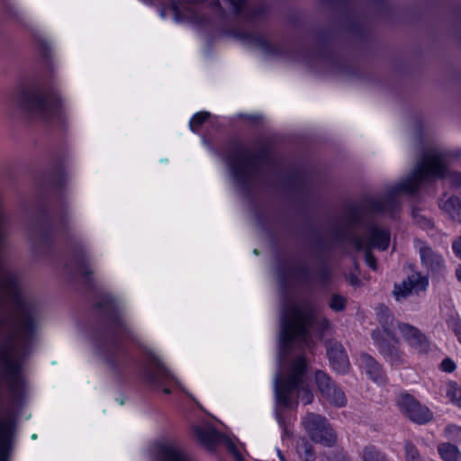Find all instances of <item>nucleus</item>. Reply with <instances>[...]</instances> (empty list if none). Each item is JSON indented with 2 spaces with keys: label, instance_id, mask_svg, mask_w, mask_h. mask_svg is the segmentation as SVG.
Here are the masks:
<instances>
[{
  "label": "nucleus",
  "instance_id": "29",
  "mask_svg": "<svg viewBox=\"0 0 461 461\" xmlns=\"http://www.w3.org/2000/svg\"><path fill=\"white\" fill-rule=\"evenodd\" d=\"M446 393L449 401L461 408V385L456 382L451 381L447 384Z\"/></svg>",
  "mask_w": 461,
  "mask_h": 461
},
{
  "label": "nucleus",
  "instance_id": "38",
  "mask_svg": "<svg viewBox=\"0 0 461 461\" xmlns=\"http://www.w3.org/2000/svg\"><path fill=\"white\" fill-rule=\"evenodd\" d=\"M413 217L416 221V222L422 228H430L433 226L432 222L430 221V220L429 219H426L422 216H420L418 214H416L415 212H413Z\"/></svg>",
  "mask_w": 461,
  "mask_h": 461
},
{
  "label": "nucleus",
  "instance_id": "45",
  "mask_svg": "<svg viewBox=\"0 0 461 461\" xmlns=\"http://www.w3.org/2000/svg\"><path fill=\"white\" fill-rule=\"evenodd\" d=\"M278 457L280 461H286L285 456L282 454L280 450H278Z\"/></svg>",
  "mask_w": 461,
  "mask_h": 461
},
{
  "label": "nucleus",
  "instance_id": "23",
  "mask_svg": "<svg viewBox=\"0 0 461 461\" xmlns=\"http://www.w3.org/2000/svg\"><path fill=\"white\" fill-rule=\"evenodd\" d=\"M437 449L443 461H461V451L455 444L443 442L438 445Z\"/></svg>",
  "mask_w": 461,
  "mask_h": 461
},
{
  "label": "nucleus",
  "instance_id": "30",
  "mask_svg": "<svg viewBox=\"0 0 461 461\" xmlns=\"http://www.w3.org/2000/svg\"><path fill=\"white\" fill-rule=\"evenodd\" d=\"M404 461H424L417 447L410 440L404 444Z\"/></svg>",
  "mask_w": 461,
  "mask_h": 461
},
{
  "label": "nucleus",
  "instance_id": "47",
  "mask_svg": "<svg viewBox=\"0 0 461 461\" xmlns=\"http://www.w3.org/2000/svg\"><path fill=\"white\" fill-rule=\"evenodd\" d=\"M339 461H348L344 456L339 457Z\"/></svg>",
  "mask_w": 461,
  "mask_h": 461
},
{
  "label": "nucleus",
  "instance_id": "28",
  "mask_svg": "<svg viewBox=\"0 0 461 461\" xmlns=\"http://www.w3.org/2000/svg\"><path fill=\"white\" fill-rule=\"evenodd\" d=\"M330 404L341 408L347 405V398L344 392L335 384L330 390L328 396H322Z\"/></svg>",
  "mask_w": 461,
  "mask_h": 461
},
{
  "label": "nucleus",
  "instance_id": "35",
  "mask_svg": "<svg viewBox=\"0 0 461 461\" xmlns=\"http://www.w3.org/2000/svg\"><path fill=\"white\" fill-rule=\"evenodd\" d=\"M456 365L450 357L444 358L440 363V370L443 372L452 373L456 370Z\"/></svg>",
  "mask_w": 461,
  "mask_h": 461
},
{
  "label": "nucleus",
  "instance_id": "39",
  "mask_svg": "<svg viewBox=\"0 0 461 461\" xmlns=\"http://www.w3.org/2000/svg\"><path fill=\"white\" fill-rule=\"evenodd\" d=\"M450 321L454 320L455 322L452 324L454 328V332L457 338L459 343H461V319H449Z\"/></svg>",
  "mask_w": 461,
  "mask_h": 461
},
{
  "label": "nucleus",
  "instance_id": "31",
  "mask_svg": "<svg viewBox=\"0 0 461 461\" xmlns=\"http://www.w3.org/2000/svg\"><path fill=\"white\" fill-rule=\"evenodd\" d=\"M363 461H387L386 456L374 446L364 448Z\"/></svg>",
  "mask_w": 461,
  "mask_h": 461
},
{
  "label": "nucleus",
  "instance_id": "42",
  "mask_svg": "<svg viewBox=\"0 0 461 461\" xmlns=\"http://www.w3.org/2000/svg\"><path fill=\"white\" fill-rule=\"evenodd\" d=\"M230 455L233 456L234 461H245L244 456H242V454L240 453V451L239 449Z\"/></svg>",
  "mask_w": 461,
  "mask_h": 461
},
{
  "label": "nucleus",
  "instance_id": "41",
  "mask_svg": "<svg viewBox=\"0 0 461 461\" xmlns=\"http://www.w3.org/2000/svg\"><path fill=\"white\" fill-rule=\"evenodd\" d=\"M313 395L309 389L304 390L303 403L310 404L312 401Z\"/></svg>",
  "mask_w": 461,
  "mask_h": 461
},
{
  "label": "nucleus",
  "instance_id": "11",
  "mask_svg": "<svg viewBox=\"0 0 461 461\" xmlns=\"http://www.w3.org/2000/svg\"><path fill=\"white\" fill-rule=\"evenodd\" d=\"M302 384L285 375H277L275 381L276 404L283 409L291 410L298 405L294 393L299 391Z\"/></svg>",
  "mask_w": 461,
  "mask_h": 461
},
{
  "label": "nucleus",
  "instance_id": "46",
  "mask_svg": "<svg viewBox=\"0 0 461 461\" xmlns=\"http://www.w3.org/2000/svg\"><path fill=\"white\" fill-rule=\"evenodd\" d=\"M118 402H119L120 405H123L124 402H125V400L124 399H121Z\"/></svg>",
  "mask_w": 461,
  "mask_h": 461
},
{
  "label": "nucleus",
  "instance_id": "44",
  "mask_svg": "<svg viewBox=\"0 0 461 461\" xmlns=\"http://www.w3.org/2000/svg\"><path fill=\"white\" fill-rule=\"evenodd\" d=\"M456 278L461 281V265L456 270Z\"/></svg>",
  "mask_w": 461,
  "mask_h": 461
},
{
  "label": "nucleus",
  "instance_id": "10",
  "mask_svg": "<svg viewBox=\"0 0 461 461\" xmlns=\"http://www.w3.org/2000/svg\"><path fill=\"white\" fill-rule=\"evenodd\" d=\"M397 405L400 411L414 423L427 424L433 419L431 411L410 393H402L397 400Z\"/></svg>",
  "mask_w": 461,
  "mask_h": 461
},
{
  "label": "nucleus",
  "instance_id": "34",
  "mask_svg": "<svg viewBox=\"0 0 461 461\" xmlns=\"http://www.w3.org/2000/svg\"><path fill=\"white\" fill-rule=\"evenodd\" d=\"M221 445H223L226 447L228 452L230 454H232L233 452H235L236 450H238V447H236L235 443L232 441V439L224 432H222L221 436V438H220V441H219V446Z\"/></svg>",
  "mask_w": 461,
  "mask_h": 461
},
{
  "label": "nucleus",
  "instance_id": "48",
  "mask_svg": "<svg viewBox=\"0 0 461 461\" xmlns=\"http://www.w3.org/2000/svg\"><path fill=\"white\" fill-rule=\"evenodd\" d=\"M32 439H36V438H37V435H36V434H32Z\"/></svg>",
  "mask_w": 461,
  "mask_h": 461
},
{
  "label": "nucleus",
  "instance_id": "43",
  "mask_svg": "<svg viewBox=\"0 0 461 461\" xmlns=\"http://www.w3.org/2000/svg\"><path fill=\"white\" fill-rule=\"evenodd\" d=\"M79 273L86 276L91 274V272H89L86 267H81Z\"/></svg>",
  "mask_w": 461,
  "mask_h": 461
},
{
  "label": "nucleus",
  "instance_id": "32",
  "mask_svg": "<svg viewBox=\"0 0 461 461\" xmlns=\"http://www.w3.org/2000/svg\"><path fill=\"white\" fill-rule=\"evenodd\" d=\"M209 117V113L199 112L193 115L189 122V127L193 132H197V127L204 122Z\"/></svg>",
  "mask_w": 461,
  "mask_h": 461
},
{
  "label": "nucleus",
  "instance_id": "25",
  "mask_svg": "<svg viewBox=\"0 0 461 461\" xmlns=\"http://www.w3.org/2000/svg\"><path fill=\"white\" fill-rule=\"evenodd\" d=\"M295 450L302 461L316 460V452L312 444L304 438L297 441Z\"/></svg>",
  "mask_w": 461,
  "mask_h": 461
},
{
  "label": "nucleus",
  "instance_id": "24",
  "mask_svg": "<svg viewBox=\"0 0 461 461\" xmlns=\"http://www.w3.org/2000/svg\"><path fill=\"white\" fill-rule=\"evenodd\" d=\"M284 308L285 311L281 317H310L308 310L303 309V305L293 298L284 302Z\"/></svg>",
  "mask_w": 461,
  "mask_h": 461
},
{
  "label": "nucleus",
  "instance_id": "6",
  "mask_svg": "<svg viewBox=\"0 0 461 461\" xmlns=\"http://www.w3.org/2000/svg\"><path fill=\"white\" fill-rule=\"evenodd\" d=\"M13 102L33 116L47 121L62 120L63 104L56 92H43L36 86L23 88Z\"/></svg>",
  "mask_w": 461,
  "mask_h": 461
},
{
  "label": "nucleus",
  "instance_id": "37",
  "mask_svg": "<svg viewBox=\"0 0 461 461\" xmlns=\"http://www.w3.org/2000/svg\"><path fill=\"white\" fill-rule=\"evenodd\" d=\"M360 250H365V260L367 266L373 270L376 269V260L375 258L371 253V249H360Z\"/></svg>",
  "mask_w": 461,
  "mask_h": 461
},
{
  "label": "nucleus",
  "instance_id": "15",
  "mask_svg": "<svg viewBox=\"0 0 461 461\" xmlns=\"http://www.w3.org/2000/svg\"><path fill=\"white\" fill-rule=\"evenodd\" d=\"M326 350L330 367L338 374H347L350 363L343 345L337 341H328L326 342Z\"/></svg>",
  "mask_w": 461,
  "mask_h": 461
},
{
  "label": "nucleus",
  "instance_id": "18",
  "mask_svg": "<svg viewBox=\"0 0 461 461\" xmlns=\"http://www.w3.org/2000/svg\"><path fill=\"white\" fill-rule=\"evenodd\" d=\"M155 449L158 461H188L185 455L170 443L157 442Z\"/></svg>",
  "mask_w": 461,
  "mask_h": 461
},
{
  "label": "nucleus",
  "instance_id": "9",
  "mask_svg": "<svg viewBox=\"0 0 461 461\" xmlns=\"http://www.w3.org/2000/svg\"><path fill=\"white\" fill-rule=\"evenodd\" d=\"M301 424L311 441L326 447H332L337 442V434L329 420L318 413L307 412Z\"/></svg>",
  "mask_w": 461,
  "mask_h": 461
},
{
  "label": "nucleus",
  "instance_id": "12",
  "mask_svg": "<svg viewBox=\"0 0 461 461\" xmlns=\"http://www.w3.org/2000/svg\"><path fill=\"white\" fill-rule=\"evenodd\" d=\"M421 266L431 276H440L446 271L445 260L441 254L421 240H415Z\"/></svg>",
  "mask_w": 461,
  "mask_h": 461
},
{
  "label": "nucleus",
  "instance_id": "2",
  "mask_svg": "<svg viewBox=\"0 0 461 461\" xmlns=\"http://www.w3.org/2000/svg\"><path fill=\"white\" fill-rule=\"evenodd\" d=\"M396 184L391 186L383 198L366 199L362 207L350 212L344 239L357 250L360 249H377L385 250L389 247L391 233L388 229L373 222L370 213H384L393 212L399 206V194L404 191L395 190Z\"/></svg>",
  "mask_w": 461,
  "mask_h": 461
},
{
  "label": "nucleus",
  "instance_id": "17",
  "mask_svg": "<svg viewBox=\"0 0 461 461\" xmlns=\"http://www.w3.org/2000/svg\"><path fill=\"white\" fill-rule=\"evenodd\" d=\"M359 362L361 367L365 370L366 376L371 381L378 385L386 384L387 376L383 366L371 355L367 353H361L359 356Z\"/></svg>",
  "mask_w": 461,
  "mask_h": 461
},
{
  "label": "nucleus",
  "instance_id": "33",
  "mask_svg": "<svg viewBox=\"0 0 461 461\" xmlns=\"http://www.w3.org/2000/svg\"><path fill=\"white\" fill-rule=\"evenodd\" d=\"M221 445H223L226 447L228 452L230 454H232L233 452H235L236 450H238V447H236L235 443L232 441V439L224 432H222L221 436V438H220V441H219V446Z\"/></svg>",
  "mask_w": 461,
  "mask_h": 461
},
{
  "label": "nucleus",
  "instance_id": "36",
  "mask_svg": "<svg viewBox=\"0 0 461 461\" xmlns=\"http://www.w3.org/2000/svg\"><path fill=\"white\" fill-rule=\"evenodd\" d=\"M345 305V300L341 296L334 295L330 303V306L331 309L335 311H340L344 308Z\"/></svg>",
  "mask_w": 461,
  "mask_h": 461
},
{
  "label": "nucleus",
  "instance_id": "3",
  "mask_svg": "<svg viewBox=\"0 0 461 461\" xmlns=\"http://www.w3.org/2000/svg\"><path fill=\"white\" fill-rule=\"evenodd\" d=\"M37 320L24 319L0 347V376L6 382L12 402L19 405L25 399L27 381L23 362L36 345Z\"/></svg>",
  "mask_w": 461,
  "mask_h": 461
},
{
  "label": "nucleus",
  "instance_id": "1",
  "mask_svg": "<svg viewBox=\"0 0 461 461\" xmlns=\"http://www.w3.org/2000/svg\"><path fill=\"white\" fill-rule=\"evenodd\" d=\"M88 320V339L95 352L111 370L119 373L122 365L132 360L128 346L133 345L143 359L138 362V367L139 376L145 384L161 390L166 395L172 394L174 388L190 395L164 360L151 348L140 341L125 323V319Z\"/></svg>",
  "mask_w": 461,
  "mask_h": 461
},
{
  "label": "nucleus",
  "instance_id": "20",
  "mask_svg": "<svg viewBox=\"0 0 461 461\" xmlns=\"http://www.w3.org/2000/svg\"><path fill=\"white\" fill-rule=\"evenodd\" d=\"M224 5L228 7V12L240 15L244 14L248 21L258 19L262 12L260 10L249 11L248 7V0H223Z\"/></svg>",
  "mask_w": 461,
  "mask_h": 461
},
{
  "label": "nucleus",
  "instance_id": "5",
  "mask_svg": "<svg viewBox=\"0 0 461 461\" xmlns=\"http://www.w3.org/2000/svg\"><path fill=\"white\" fill-rule=\"evenodd\" d=\"M448 173V153L438 148L428 149L424 151L420 161L413 171L403 180L396 184L395 190L413 194L421 186L435 179L448 177L450 185L461 187V173Z\"/></svg>",
  "mask_w": 461,
  "mask_h": 461
},
{
  "label": "nucleus",
  "instance_id": "13",
  "mask_svg": "<svg viewBox=\"0 0 461 461\" xmlns=\"http://www.w3.org/2000/svg\"><path fill=\"white\" fill-rule=\"evenodd\" d=\"M429 286V278L420 272H413L400 285H395L393 294L399 301L411 294H419L425 292Z\"/></svg>",
  "mask_w": 461,
  "mask_h": 461
},
{
  "label": "nucleus",
  "instance_id": "40",
  "mask_svg": "<svg viewBox=\"0 0 461 461\" xmlns=\"http://www.w3.org/2000/svg\"><path fill=\"white\" fill-rule=\"evenodd\" d=\"M452 247L455 254L461 258V237L453 243Z\"/></svg>",
  "mask_w": 461,
  "mask_h": 461
},
{
  "label": "nucleus",
  "instance_id": "14",
  "mask_svg": "<svg viewBox=\"0 0 461 461\" xmlns=\"http://www.w3.org/2000/svg\"><path fill=\"white\" fill-rule=\"evenodd\" d=\"M192 432L197 442L208 452L213 454L217 451L222 431L212 424H206L194 425Z\"/></svg>",
  "mask_w": 461,
  "mask_h": 461
},
{
  "label": "nucleus",
  "instance_id": "7",
  "mask_svg": "<svg viewBox=\"0 0 461 461\" xmlns=\"http://www.w3.org/2000/svg\"><path fill=\"white\" fill-rule=\"evenodd\" d=\"M316 319H280L278 350L282 357L292 353L295 346L311 348V327Z\"/></svg>",
  "mask_w": 461,
  "mask_h": 461
},
{
  "label": "nucleus",
  "instance_id": "4",
  "mask_svg": "<svg viewBox=\"0 0 461 461\" xmlns=\"http://www.w3.org/2000/svg\"><path fill=\"white\" fill-rule=\"evenodd\" d=\"M381 329H375L371 333L374 345L385 361L391 366H400L404 363V353L400 348L397 330L401 332L408 344L420 353H428L429 341L417 328L398 321V319H381Z\"/></svg>",
  "mask_w": 461,
  "mask_h": 461
},
{
  "label": "nucleus",
  "instance_id": "22",
  "mask_svg": "<svg viewBox=\"0 0 461 461\" xmlns=\"http://www.w3.org/2000/svg\"><path fill=\"white\" fill-rule=\"evenodd\" d=\"M438 206L451 219L461 223V200L458 197H443L439 200Z\"/></svg>",
  "mask_w": 461,
  "mask_h": 461
},
{
  "label": "nucleus",
  "instance_id": "8",
  "mask_svg": "<svg viewBox=\"0 0 461 461\" xmlns=\"http://www.w3.org/2000/svg\"><path fill=\"white\" fill-rule=\"evenodd\" d=\"M224 161L232 180L241 186L252 182L258 167L253 154L240 144L230 145L224 154Z\"/></svg>",
  "mask_w": 461,
  "mask_h": 461
},
{
  "label": "nucleus",
  "instance_id": "26",
  "mask_svg": "<svg viewBox=\"0 0 461 461\" xmlns=\"http://www.w3.org/2000/svg\"><path fill=\"white\" fill-rule=\"evenodd\" d=\"M316 386L321 396H328L330 390L335 385L330 376L322 370H316L314 373Z\"/></svg>",
  "mask_w": 461,
  "mask_h": 461
},
{
  "label": "nucleus",
  "instance_id": "19",
  "mask_svg": "<svg viewBox=\"0 0 461 461\" xmlns=\"http://www.w3.org/2000/svg\"><path fill=\"white\" fill-rule=\"evenodd\" d=\"M308 370L309 363L307 357L304 355H298L292 360L289 372L285 375L302 384Z\"/></svg>",
  "mask_w": 461,
  "mask_h": 461
},
{
  "label": "nucleus",
  "instance_id": "16",
  "mask_svg": "<svg viewBox=\"0 0 461 461\" xmlns=\"http://www.w3.org/2000/svg\"><path fill=\"white\" fill-rule=\"evenodd\" d=\"M15 420L6 417L0 420V461H9L13 450Z\"/></svg>",
  "mask_w": 461,
  "mask_h": 461
},
{
  "label": "nucleus",
  "instance_id": "27",
  "mask_svg": "<svg viewBox=\"0 0 461 461\" xmlns=\"http://www.w3.org/2000/svg\"><path fill=\"white\" fill-rule=\"evenodd\" d=\"M330 327V319H316L311 327V339L312 337L322 339Z\"/></svg>",
  "mask_w": 461,
  "mask_h": 461
},
{
  "label": "nucleus",
  "instance_id": "21",
  "mask_svg": "<svg viewBox=\"0 0 461 461\" xmlns=\"http://www.w3.org/2000/svg\"><path fill=\"white\" fill-rule=\"evenodd\" d=\"M240 38L243 41L256 46L266 54H275L276 52V47L264 36L254 33H244L241 34Z\"/></svg>",
  "mask_w": 461,
  "mask_h": 461
}]
</instances>
